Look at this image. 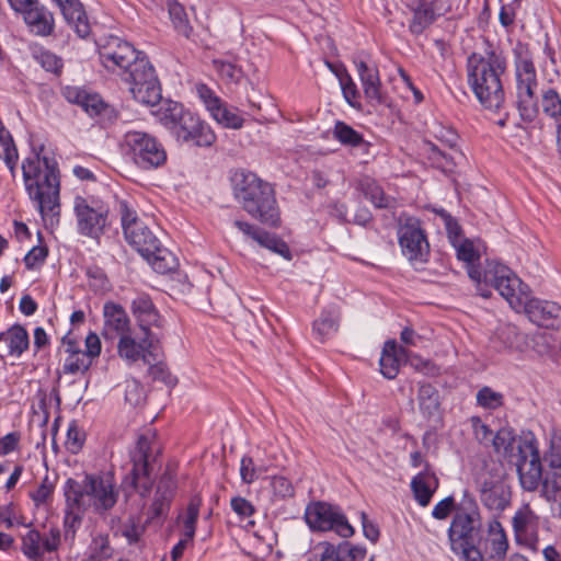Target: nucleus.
Listing matches in <instances>:
<instances>
[{"label": "nucleus", "instance_id": "a211bd4d", "mask_svg": "<svg viewBox=\"0 0 561 561\" xmlns=\"http://www.w3.org/2000/svg\"><path fill=\"white\" fill-rule=\"evenodd\" d=\"M175 477L174 467L168 465L159 478L153 501L147 512V522L162 520L167 517L176 489Z\"/></svg>", "mask_w": 561, "mask_h": 561}, {"label": "nucleus", "instance_id": "c9c22d12", "mask_svg": "<svg viewBox=\"0 0 561 561\" xmlns=\"http://www.w3.org/2000/svg\"><path fill=\"white\" fill-rule=\"evenodd\" d=\"M131 311L134 316L138 319L139 328L141 331H150V325L160 327L158 323L159 314L153 307L151 299L141 295L136 297L131 301Z\"/></svg>", "mask_w": 561, "mask_h": 561}, {"label": "nucleus", "instance_id": "dca6fc26", "mask_svg": "<svg viewBox=\"0 0 561 561\" xmlns=\"http://www.w3.org/2000/svg\"><path fill=\"white\" fill-rule=\"evenodd\" d=\"M412 13L409 30L422 34L434 21L450 10L449 0H410L407 4Z\"/></svg>", "mask_w": 561, "mask_h": 561}, {"label": "nucleus", "instance_id": "052dcab7", "mask_svg": "<svg viewBox=\"0 0 561 561\" xmlns=\"http://www.w3.org/2000/svg\"><path fill=\"white\" fill-rule=\"evenodd\" d=\"M435 211L444 220L445 228L447 230L448 238L451 244H456L457 242H459L461 237V227L459 226L458 221L445 209H439Z\"/></svg>", "mask_w": 561, "mask_h": 561}, {"label": "nucleus", "instance_id": "a878e982", "mask_svg": "<svg viewBox=\"0 0 561 561\" xmlns=\"http://www.w3.org/2000/svg\"><path fill=\"white\" fill-rule=\"evenodd\" d=\"M520 439H530V437H518L515 431L510 426L499 428L491 439V446L495 454L502 456L507 462L512 463L517 456V445Z\"/></svg>", "mask_w": 561, "mask_h": 561}, {"label": "nucleus", "instance_id": "a18cd8bd", "mask_svg": "<svg viewBox=\"0 0 561 561\" xmlns=\"http://www.w3.org/2000/svg\"><path fill=\"white\" fill-rule=\"evenodd\" d=\"M22 551L32 561H42L43 537L36 529H31L22 537Z\"/></svg>", "mask_w": 561, "mask_h": 561}, {"label": "nucleus", "instance_id": "f257e3e1", "mask_svg": "<svg viewBox=\"0 0 561 561\" xmlns=\"http://www.w3.org/2000/svg\"><path fill=\"white\" fill-rule=\"evenodd\" d=\"M484 51L472 53L467 58L468 83L478 101L489 110H499L504 103L501 76L507 68L503 51L488 39Z\"/></svg>", "mask_w": 561, "mask_h": 561}, {"label": "nucleus", "instance_id": "6e6d98bb", "mask_svg": "<svg viewBox=\"0 0 561 561\" xmlns=\"http://www.w3.org/2000/svg\"><path fill=\"white\" fill-rule=\"evenodd\" d=\"M453 245L456 249L457 259L466 262L468 264V270L471 266L476 267L473 263L480 259V254L474 249L472 241L463 239Z\"/></svg>", "mask_w": 561, "mask_h": 561}, {"label": "nucleus", "instance_id": "3c124183", "mask_svg": "<svg viewBox=\"0 0 561 561\" xmlns=\"http://www.w3.org/2000/svg\"><path fill=\"white\" fill-rule=\"evenodd\" d=\"M261 247L271 250L274 253L282 255L283 257L290 260L291 253L285 241L266 231H262L257 241Z\"/></svg>", "mask_w": 561, "mask_h": 561}, {"label": "nucleus", "instance_id": "e433bc0d", "mask_svg": "<svg viewBox=\"0 0 561 561\" xmlns=\"http://www.w3.org/2000/svg\"><path fill=\"white\" fill-rule=\"evenodd\" d=\"M496 339L504 348L525 352L529 350V336L515 324L506 323L499 328Z\"/></svg>", "mask_w": 561, "mask_h": 561}, {"label": "nucleus", "instance_id": "4c0bfd02", "mask_svg": "<svg viewBox=\"0 0 561 561\" xmlns=\"http://www.w3.org/2000/svg\"><path fill=\"white\" fill-rule=\"evenodd\" d=\"M8 343L9 354L20 357L30 345L27 331L20 324H14L5 332H0V342Z\"/></svg>", "mask_w": 561, "mask_h": 561}, {"label": "nucleus", "instance_id": "393cba45", "mask_svg": "<svg viewBox=\"0 0 561 561\" xmlns=\"http://www.w3.org/2000/svg\"><path fill=\"white\" fill-rule=\"evenodd\" d=\"M21 13L27 26L36 35L48 36L53 33L55 27L53 13L41 4L38 0H34L32 5Z\"/></svg>", "mask_w": 561, "mask_h": 561}, {"label": "nucleus", "instance_id": "4d7b16f0", "mask_svg": "<svg viewBox=\"0 0 561 561\" xmlns=\"http://www.w3.org/2000/svg\"><path fill=\"white\" fill-rule=\"evenodd\" d=\"M543 492L547 499L557 501L561 497V470H551L542 481Z\"/></svg>", "mask_w": 561, "mask_h": 561}, {"label": "nucleus", "instance_id": "a19ab883", "mask_svg": "<svg viewBox=\"0 0 561 561\" xmlns=\"http://www.w3.org/2000/svg\"><path fill=\"white\" fill-rule=\"evenodd\" d=\"M159 103L160 106L152 113L158 117L162 125L172 131V129L178 125V122L181 121L182 116L186 114L187 110H185L182 104L172 100H161Z\"/></svg>", "mask_w": 561, "mask_h": 561}, {"label": "nucleus", "instance_id": "bf43d9fd", "mask_svg": "<svg viewBox=\"0 0 561 561\" xmlns=\"http://www.w3.org/2000/svg\"><path fill=\"white\" fill-rule=\"evenodd\" d=\"M91 366V359L85 356L84 352L81 354L69 355L64 364V373L76 374L84 371Z\"/></svg>", "mask_w": 561, "mask_h": 561}, {"label": "nucleus", "instance_id": "7c9ffc66", "mask_svg": "<svg viewBox=\"0 0 561 561\" xmlns=\"http://www.w3.org/2000/svg\"><path fill=\"white\" fill-rule=\"evenodd\" d=\"M478 491L482 504L490 511L503 512L511 503L512 492L506 482Z\"/></svg>", "mask_w": 561, "mask_h": 561}, {"label": "nucleus", "instance_id": "39448f33", "mask_svg": "<svg viewBox=\"0 0 561 561\" xmlns=\"http://www.w3.org/2000/svg\"><path fill=\"white\" fill-rule=\"evenodd\" d=\"M152 442L153 435L138 436L135 448L129 453L133 468L123 481V484L130 485L141 497L150 494L154 481L152 476L158 453L153 455Z\"/></svg>", "mask_w": 561, "mask_h": 561}, {"label": "nucleus", "instance_id": "e2e57ef3", "mask_svg": "<svg viewBox=\"0 0 561 561\" xmlns=\"http://www.w3.org/2000/svg\"><path fill=\"white\" fill-rule=\"evenodd\" d=\"M271 488L274 495L285 499L290 497L295 493V489L291 482L283 476H275L271 480Z\"/></svg>", "mask_w": 561, "mask_h": 561}, {"label": "nucleus", "instance_id": "bb28decb", "mask_svg": "<svg viewBox=\"0 0 561 561\" xmlns=\"http://www.w3.org/2000/svg\"><path fill=\"white\" fill-rule=\"evenodd\" d=\"M201 505L202 499L198 495L193 496L187 505L186 519L184 522V538L181 539L171 550V559H174V561H178L183 556L187 543L192 541L195 536Z\"/></svg>", "mask_w": 561, "mask_h": 561}, {"label": "nucleus", "instance_id": "9b49d317", "mask_svg": "<svg viewBox=\"0 0 561 561\" xmlns=\"http://www.w3.org/2000/svg\"><path fill=\"white\" fill-rule=\"evenodd\" d=\"M124 139L131 151L134 162L140 169H156L165 163L167 152L152 135L139 130H129L125 134Z\"/></svg>", "mask_w": 561, "mask_h": 561}, {"label": "nucleus", "instance_id": "338daca9", "mask_svg": "<svg viewBox=\"0 0 561 561\" xmlns=\"http://www.w3.org/2000/svg\"><path fill=\"white\" fill-rule=\"evenodd\" d=\"M54 491V483L49 481V478L46 476L39 486L31 493L32 500L35 502L36 506H39L47 502Z\"/></svg>", "mask_w": 561, "mask_h": 561}, {"label": "nucleus", "instance_id": "f704fd0d", "mask_svg": "<svg viewBox=\"0 0 561 561\" xmlns=\"http://www.w3.org/2000/svg\"><path fill=\"white\" fill-rule=\"evenodd\" d=\"M340 318V308L331 306L321 312L319 319L313 321L312 332L321 343H323L331 334L337 332Z\"/></svg>", "mask_w": 561, "mask_h": 561}, {"label": "nucleus", "instance_id": "0e129e2a", "mask_svg": "<svg viewBox=\"0 0 561 561\" xmlns=\"http://www.w3.org/2000/svg\"><path fill=\"white\" fill-rule=\"evenodd\" d=\"M470 423L476 438L483 445H491L494 435L489 425L484 424L479 416H472Z\"/></svg>", "mask_w": 561, "mask_h": 561}, {"label": "nucleus", "instance_id": "79ce46f5", "mask_svg": "<svg viewBox=\"0 0 561 561\" xmlns=\"http://www.w3.org/2000/svg\"><path fill=\"white\" fill-rule=\"evenodd\" d=\"M144 257L159 274L174 272L179 266L175 255L167 248H163L161 243L157 245V250L152 251L150 255Z\"/></svg>", "mask_w": 561, "mask_h": 561}, {"label": "nucleus", "instance_id": "5fc2aeb1", "mask_svg": "<svg viewBox=\"0 0 561 561\" xmlns=\"http://www.w3.org/2000/svg\"><path fill=\"white\" fill-rule=\"evenodd\" d=\"M118 213L124 237L129 233V230H134L136 226L144 224V221L138 218L136 210L124 199L118 202Z\"/></svg>", "mask_w": 561, "mask_h": 561}, {"label": "nucleus", "instance_id": "37998d69", "mask_svg": "<svg viewBox=\"0 0 561 561\" xmlns=\"http://www.w3.org/2000/svg\"><path fill=\"white\" fill-rule=\"evenodd\" d=\"M474 481L478 490L490 486L492 488L493 485L506 482L504 469L500 463L494 461L484 462L481 470L477 472Z\"/></svg>", "mask_w": 561, "mask_h": 561}, {"label": "nucleus", "instance_id": "6ab92c4d", "mask_svg": "<svg viewBox=\"0 0 561 561\" xmlns=\"http://www.w3.org/2000/svg\"><path fill=\"white\" fill-rule=\"evenodd\" d=\"M83 481L85 492L89 494L91 506L95 513L103 514L114 507L118 492L108 479L95 474H85Z\"/></svg>", "mask_w": 561, "mask_h": 561}, {"label": "nucleus", "instance_id": "864d4df0", "mask_svg": "<svg viewBox=\"0 0 561 561\" xmlns=\"http://www.w3.org/2000/svg\"><path fill=\"white\" fill-rule=\"evenodd\" d=\"M542 111L548 116L561 123V98L553 89L547 90L542 95Z\"/></svg>", "mask_w": 561, "mask_h": 561}, {"label": "nucleus", "instance_id": "8fccbe9b", "mask_svg": "<svg viewBox=\"0 0 561 561\" xmlns=\"http://www.w3.org/2000/svg\"><path fill=\"white\" fill-rule=\"evenodd\" d=\"M364 195L369 199L377 208H392L396 201L387 196L383 190L375 182H367L364 185Z\"/></svg>", "mask_w": 561, "mask_h": 561}, {"label": "nucleus", "instance_id": "f8f14e48", "mask_svg": "<svg viewBox=\"0 0 561 561\" xmlns=\"http://www.w3.org/2000/svg\"><path fill=\"white\" fill-rule=\"evenodd\" d=\"M517 458L512 462L516 467L518 479L525 491H535L542 483V466L535 437L520 439L517 445Z\"/></svg>", "mask_w": 561, "mask_h": 561}, {"label": "nucleus", "instance_id": "774afa93", "mask_svg": "<svg viewBox=\"0 0 561 561\" xmlns=\"http://www.w3.org/2000/svg\"><path fill=\"white\" fill-rule=\"evenodd\" d=\"M456 507L457 504L454 497L447 496L434 506L432 515L434 518L442 520L447 518L453 511L456 512Z\"/></svg>", "mask_w": 561, "mask_h": 561}, {"label": "nucleus", "instance_id": "473e14b6", "mask_svg": "<svg viewBox=\"0 0 561 561\" xmlns=\"http://www.w3.org/2000/svg\"><path fill=\"white\" fill-rule=\"evenodd\" d=\"M438 488V479L434 472L427 469L420 472L411 481V489L414 499L421 506H427L432 500L433 494Z\"/></svg>", "mask_w": 561, "mask_h": 561}, {"label": "nucleus", "instance_id": "4be33fe9", "mask_svg": "<svg viewBox=\"0 0 561 561\" xmlns=\"http://www.w3.org/2000/svg\"><path fill=\"white\" fill-rule=\"evenodd\" d=\"M62 96L72 104L80 106L91 117L99 116L110 110L98 93H90L87 90L67 85L61 90Z\"/></svg>", "mask_w": 561, "mask_h": 561}, {"label": "nucleus", "instance_id": "cd10ccee", "mask_svg": "<svg viewBox=\"0 0 561 561\" xmlns=\"http://www.w3.org/2000/svg\"><path fill=\"white\" fill-rule=\"evenodd\" d=\"M529 348L538 356L552 359L553 362L561 359V341L551 332L542 331L529 336Z\"/></svg>", "mask_w": 561, "mask_h": 561}, {"label": "nucleus", "instance_id": "423d86ee", "mask_svg": "<svg viewBox=\"0 0 561 561\" xmlns=\"http://www.w3.org/2000/svg\"><path fill=\"white\" fill-rule=\"evenodd\" d=\"M469 277L479 285L484 283L494 287L514 308L523 304L522 296L525 291L522 288V280L507 266L499 262L488 261L483 270L471 266Z\"/></svg>", "mask_w": 561, "mask_h": 561}, {"label": "nucleus", "instance_id": "6e6552de", "mask_svg": "<svg viewBox=\"0 0 561 561\" xmlns=\"http://www.w3.org/2000/svg\"><path fill=\"white\" fill-rule=\"evenodd\" d=\"M125 81L130 84L133 98L142 104L156 106L161 101V85L154 68L147 57L141 55L125 71Z\"/></svg>", "mask_w": 561, "mask_h": 561}, {"label": "nucleus", "instance_id": "5701e85b", "mask_svg": "<svg viewBox=\"0 0 561 561\" xmlns=\"http://www.w3.org/2000/svg\"><path fill=\"white\" fill-rule=\"evenodd\" d=\"M537 526L538 517L528 506L517 511L513 517V528L516 537L535 551L539 549Z\"/></svg>", "mask_w": 561, "mask_h": 561}, {"label": "nucleus", "instance_id": "0eeeda50", "mask_svg": "<svg viewBox=\"0 0 561 561\" xmlns=\"http://www.w3.org/2000/svg\"><path fill=\"white\" fill-rule=\"evenodd\" d=\"M304 517L312 531H334L343 539L351 538L355 533L342 508L328 502H310Z\"/></svg>", "mask_w": 561, "mask_h": 561}, {"label": "nucleus", "instance_id": "c03bdc74", "mask_svg": "<svg viewBox=\"0 0 561 561\" xmlns=\"http://www.w3.org/2000/svg\"><path fill=\"white\" fill-rule=\"evenodd\" d=\"M104 318L105 324L114 329L119 334V337L123 334L130 333L128 328L129 319L122 306L106 302L104 305Z\"/></svg>", "mask_w": 561, "mask_h": 561}, {"label": "nucleus", "instance_id": "603ef678", "mask_svg": "<svg viewBox=\"0 0 561 561\" xmlns=\"http://www.w3.org/2000/svg\"><path fill=\"white\" fill-rule=\"evenodd\" d=\"M476 398L478 405L488 410H495L504 404V396L488 386L482 387Z\"/></svg>", "mask_w": 561, "mask_h": 561}, {"label": "nucleus", "instance_id": "4468645a", "mask_svg": "<svg viewBox=\"0 0 561 561\" xmlns=\"http://www.w3.org/2000/svg\"><path fill=\"white\" fill-rule=\"evenodd\" d=\"M399 244L402 254L411 262H425L430 252L425 232L420 220L408 217L398 229Z\"/></svg>", "mask_w": 561, "mask_h": 561}, {"label": "nucleus", "instance_id": "72a5a7b5", "mask_svg": "<svg viewBox=\"0 0 561 561\" xmlns=\"http://www.w3.org/2000/svg\"><path fill=\"white\" fill-rule=\"evenodd\" d=\"M405 350L398 346L394 340L385 343L381 357L379 360L380 373L387 379H394L399 374L400 359L399 355H404Z\"/></svg>", "mask_w": 561, "mask_h": 561}, {"label": "nucleus", "instance_id": "412c9836", "mask_svg": "<svg viewBox=\"0 0 561 561\" xmlns=\"http://www.w3.org/2000/svg\"><path fill=\"white\" fill-rule=\"evenodd\" d=\"M525 311L540 327L554 330L561 328V307L556 302L531 298L525 301Z\"/></svg>", "mask_w": 561, "mask_h": 561}, {"label": "nucleus", "instance_id": "f03ea898", "mask_svg": "<svg viewBox=\"0 0 561 561\" xmlns=\"http://www.w3.org/2000/svg\"><path fill=\"white\" fill-rule=\"evenodd\" d=\"M44 150V146L39 147V150L35 152L33 159H26L22 164L23 179L26 191L32 201L36 202L37 208L42 215L46 211L51 215H59V171L57 162L43 157L42 161L45 167V171L41 170V152Z\"/></svg>", "mask_w": 561, "mask_h": 561}, {"label": "nucleus", "instance_id": "680f3d73", "mask_svg": "<svg viewBox=\"0 0 561 561\" xmlns=\"http://www.w3.org/2000/svg\"><path fill=\"white\" fill-rule=\"evenodd\" d=\"M48 255V249L46 245L33 247L24 256L23 262L27 270H34L42 265Z\"/></svg>", "mask_w": 561, "mask_h": 561}, {"label": "nucleus", "instance_id": "ddd939ff", "mask_svg": "<svg viewBox=\"0 0 561 561\" xmlns=\"http://www.w3.org/2000/svg\"><path fill=\"white\" fill-rule=\"evenodd\" d=\"M99 55L103 66L111 71L117 69L126 70L141 55L130 43L125 39L111 35L104 43L99 45Z\"/></svg>", "mask_w": 561, "mask_h": 561}, {"label": "nucleus", "instance_id": "58836bf2", "mask_svg": "<svg viewBox=\"0 0 561 561\" xmlns=\"http://www.w3.org/2000/svg\"><path fill=\"white\" fill-rule=\"evenodd\" d=\"M489 535L491 536V551L486 557V561H504L508 541L499 520L494 519L489 523Z\"/></svg>", "mask_w": 561, "mask_h": 561}, {"label": "nucleus", "instance_id": "20e7f679", "mask_svg": "<svg viewBox=\"0 0 561 561\" xmlns=\"http://www.w3.org/2000/svg\"><path fill=\"white\" fill-rule=\"evenodd\" d=\"M451 549L458 553V546L479 543L482 539V524L476 499L466 490L457 504L456 513L448 529Z\"/></svg>", "mask_w": 561, "mask_h": 561}, {"label": "nucleus", "instance_id": "ea45409f", "mask_svg": "<svg viewBox=\"0 0 561 561\" xmlns=\"http://www.w3.org/2000/svg\"><path fill=\"white\" fill-rule=\"evenodd\" d=\"M535 87H516L517 89V108L519 116L525 122H533L539 112L538 101L534 93Z\"/></svg>", "mask_w": 561, "mask_h": 561}, {"label": "nucleus", "instance_id": "13d9d810", "mask_svg": "<svg viewBox=\"0 0 561 561\" xmlns=\"http://www.w3.org/2000/svg\"><path fill=\"white\" fill-rule=\"evenodd\" d=\"M335 548H339V553L341 558H344V561H362L367 552L365 547L348 541H342L335 545Z\"/></svg>", "mask_w": 561, "mask_h": 561}, {"label": "nucleus", "instance_id": "f3484780", "mask_svg": "<svg viewBox=\"0 0 561 561\" xmlns=\"http://www.w3.org/2000/svg\"><path fill=\"white\" fill-rule=\"evenodd\" d=\"M172 134L178 140L192 142L197 147H210L216 140V135L211 128L190 111L178 122V125L172 129Z\"/></svg>", "mask_w": 561, "mask_h": 561}, {"label": "nucleus", "instance_id": "c756f323", "mask_svg": "<svg viewBox=\"0 0 561 561\" xmlns=\"http://www.w3.org/2000/svg\"><path fill=\"white\" fill-rule=\"evenodd\" d=\"M125 240L131 245L141 256H148L152 251L157 250V245L161 242L150 228L144 222L136 226L134 230L125 236Z\"/></svg>", "mask_w": 561, "mask_h": 561}, {"label": "nucleus", "instance_id": "49530a36", "mask_svg": "<svg viewBox=\"0 0 561 561\" xmlns=\"http://www.w3.org/2000/svg\"><path fill=\"white\" fill-rule=\"evenodd\" d=\"M333 137L344 146L359 147L365 142L363 136L353 127L337 121L333 128Z\"/></svg>", "mask_w": 561, "mask_h": 561}, {"label": "nucleus", "instance_id": "de8ad7c7", "mask_svg": "<svg viewBox=\"0 0 561 561\" xmlns=\"http://www.w3.org/2000/svg\"><path fill=\"white\" fill-rule=\"evenodd\" d=\"M210 115L214 119L221 124L225 127L239 129L243 125V118L237 114L236 111L230 110L224 106L222 103L220 105H213Z\"/></svg>", "mask_w": 561, "mask_h": 561}, {"label": "nucleus", "instance_id": "09e8293b", "mask_svg": "<svg viewBox=\"0 0 561 561\" xmlns=\"http://www.w3.org/2000/svg\"><path fill=\"white\" fill-rule=\"evenodd\" d=\"M170 19L175 27V30L184 35L185 37L190 36L192 27L188 24L187 15L184 10V7L178 1L173 0L168 3Z\"/></svg>", "mask_w": 561, "mask_h": 561}, {"label": "nucleus", "instance_id": "7ed1b4c3", "mask_svg": "<svg viewBox=\"0 0 561 561\" xmlns=\"http://www.w3.org/2000/svg\"><path fill=\"white\" fill-rule=\"evenodd\" d=\"M234 195L251 217L268 227H279V208L270 183L252 172H241L234 178Z\"/></svg>", "mask_w": 561, "mask_h": 561}, {"label": "nucleus", "instance_id": "c85d7f7f", "mask_svg": "<svg viewBox=\"0 0 561 561\" xmlns=\"http://www.w3.org/2000/svg\"><path fill=\"white\" fill-rule=\"evenodd\" d=\"M517 87H536L537 77L527 47L518 43L514 48Z\"/></svg>", "mask_w": 561, "mask_h": 561}, {"label": "nucleus", "instance_id": "69168bd1", "mask_svg": "<svg viewBox=\"0 0 561 561\" xmlns=\"http://www.w3.org/2000/svg\"><path fill=\"white\" fill-rule=\"evenodd\" d=\"M149 375L153 380H161L168 387H173L176 383V378L168 370L163 363H157L149 367Z\"/></svg>", "mask_w": 561, "mask_h": 561}, {"label": "nucleus", "instance_id": "9d476101", "mask_svg": "<svg viewBox=\"0 0 561 561\" xmlns=\"http://www.w3.org/2000/svg\"><path fill=\"white\" fill-rule=\"evenodd\" d=\"M73 210L79 233L99 241L110 226L108 207L100 202H89L82 196H76Z\"/></svg>", "mask_w": 561, "mask_h": 561}, {"label": "nucleus", "instance_id": "2eb2a0df", "mask_svg": "<svg viewBox=\"0 0 561 561\" xmlns=\"http://www.w3.org/2000/svg\"><path fill=\"white\" fill-rule=\"evenodd\" d=\"M158 343L159 337L151 331H141V335L136 336L128 333L119 337L117 351L122 358L130 363L141 358L145 363L150 364L149 357H152L153 360L157 359L154 352Z\"/></svg>", "mask_w": 561, "mask_h": 561}, {"label": "nucleus", "instance_id": "aec40b11", "mask_svg": "<svg viewBox=\"0 0 561 561\" xmlns=\"http://www.w3.org/2000/svg\"><path fill=\"white\" fill-rule=\"evenodd\" d=\"M358 72L364 94L373 106H390L389 96L382 92L379 71L376 66L369 65L364 59L354 60Z\"/></svg>", "mask_w": 561, "mask_h": 561}, {"label": "nucleus", "instance_id": "1a4fd4ad", "mask_svg": "<svg viewBox=\"0 0 561 561\" xmlns=\"http://www.w3.org/2000/svg\"><path fill=\"white\" fill-rule=\"evenodd\" d=\"M64 537L66 541L73 542L78 529L81 527L85 512L92 507L84 481L69 478L64 488Z\"/></svg>", "mask_w": 561, "mask_h": 561}, {"label": "nucleus", "instance_id": "b1692460", "mask_svg": "<svg viewBox=\"0 0 561 561\" xmlns=\"http://www.w3.org/2000/svg\"><path fill=\"white\" fill-rule=\"evenodd\" d=\"M59 7L66 22L73 28L80 38H85L91 33V26L79 0H54Z\"/></svg>", "mask_w": 561, "mask_h": 561}, {"label": "nucleus", "instance_id": "2f4dec72", "mask_svg": "<svg viewBox=\"0 0 561 561\" xmlns=\"http://www.w3.org/2000/svg\"><path fill=\"white\" fill-rule=\"evenodd\" d=\"M417 403L423 417L432 420L439 416L440 396L432 383L419 382Z\"/></svg>", "mask_w": 561, "mask_h": 561}]
</instances>
